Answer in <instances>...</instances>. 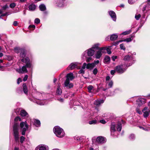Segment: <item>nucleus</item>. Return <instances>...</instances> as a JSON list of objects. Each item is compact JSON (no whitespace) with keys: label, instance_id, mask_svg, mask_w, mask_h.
Instances as JSON below:
<instances>
[{"label":"nucleus","instance_id":"1","mask_svg":"<svg viewBox=\"0 0 150 150\" xmlns=\"http://www.w3.org/2000/svg\"><path fill=\"white\" fill-rule=\"evenodd\" d=\"M20 56L23 58L21 59V61L25 64L22 68H20L16 69V71L19 73L23 74L28 72L27 68H32L33 66L32 61L28 57L24 58L25 56V50L23 49L20 52Z\"/></svg>","mask_w":150,"mask_h":150},{"label":"nucleus","instance_id":"2","mask_svg":"<svg viewBox=\"0 0 150 150\" xmlns=\"http://www.w3.org/2000/svg\"><path fill=\"white\" fill-rule=\"evenodd\" d=\"M21 119L19 117H16L14 119L15 122L13 126V133L15 140L17 141L19 138V125L17 122L18 121H21Z\"/></svg>","mask_w":150,"mask_h":150},{"label":"nucleus","instance_id":"3","mask_svg":"<svg viewBox=\"0 0 150 150\" xmlns=\"http://www.w3.org/2000/svg\"><path fill=\"white\" fill-rule=\"evenodd\" d=\"M53 131L56 135L58 137L62 138L64 136L65 133L64 130L59 126L54 127Z\"/></svg>","mask_w":150,"mask_h":150},{"label":"nucleus","instance_id":"4","mask_svg":"<svg viewBox=\"0 0 150 150\" xmlns=\"http://www.w3.org/2000/svg\"><path fill=\"white\" fill-rule=\"evenodd\" d=\"M21 131L22 135H24L25 134V132L27 130L28 128V125L27 124L26 121L22 122L20 124Z\"/></svg>","mask_w":150,"mask_h":150},{"label":"nucleus","instance_id":"5","mask_svg":"<svg viewBox=\"0 0 150 150\" xmlns=\"http://www.w3.org/2000/svg\"><path fill=\"white\" fill-rule=\"evenodd\" d=\"M127 66H125L124 64H121L116 66L114 69L117 73L119 74H122L124 73L126 70Z\"/></svg>","mask_w":150,"mask_h":150},{"label":"nucleus","instance_id":"6","mask_svg":"<svg viewBox=\"0 0 150 150\" xmlns=\"http://www.w3.org/2000/svg\"><path fill=\"white\" fill-rule=\"evenodd\" d=\"M106 47H103L100 48L95 54V58L97 59L100 58L103 53H106Z\"/></svg>","mask_w":150,"mask_h":150},{"label":"nucleus","instance_id":"7","mask_svg":"<svg viewBox=\"0 0 150 150\" xmlns=\"http://www.w3.org/2000/svg\"><path fill=\"white\" fill-rule=\"evenodd\" d=\"M95 52L91 48L85 51L82 54V56L83 58L84 57H86L87 56H92L94 55Z\"/></svg>","mask_w":150,"mask_h":150},{"label":"nucleus","instance_id":"8","mask_svg":"<svg viewBox=\"0 0 150 150\" xmlns=\"http://www.w3.org/2000/svg\"><path fill=\"white\" fill-rule=\"evenodd\" d=\"M123 60L125 62H131L130 63H129V65L127 66L128 67L131 66L134 64L135 61L134 59L132 56H130L129 55L125 56L123 58Z\"/></svg>","mask_w":150,"mask_h":150},{"label":"nucleus","instance_id":"9","mask_svg":"<svg viewBox=\"0 0 150 150\" xmlns=\"http://www.w3.org/2000/svg\"><path fill=\"white\" fill-rule=\"evenodd\" d=\"M65 0H57L56 1V6L59 8L63 7L66 6L65 3Z\"/></svg>","mask_w":150,"mask_h":150},{"label":"nucleus","instance_id":"10","mask_svg":"<svg viewBox=\"0 0 150 150\" xmlns=\"http://www.w3.org/2000/svg\"><path fill=\"white\" fill-rule=\"evenodd\" d=\"M36 150H48L49 148L45 144H40L35 149Z\"/></svg>","mask_w":150,"mask_h":150},{"label":"nucleus","instance_id":"11","mask_svg":"<svg viewBox=\"0 0 150 150\" xmlns=\"http://www.w3.org/2000/svg\"><path fill=\"white\" fill-rule=\"evenodd\" d=\"M64 85V87L67 89H69L73 87V84L72 83H70V81L67 80L65 81Z\"/></svg>","mask_w":150,"mask_h":150},{"label":"nucleus","instance_id":"12","mask_svg":"<svg viewBox=\"0 0 150 150\" xmlns=\"http://www.w3.org/2000/svg\"><path fill=\"white\" fill-rule=\"evenodd\" d=\"M150 10V3H148L147 4L144 6L142 8V11L143 13L147 14L148 16L147 13H146L147 12Z\"/></svg>","mask_w":150,"mask_h":150},{"label":"nucleus","instance_id":"13","mask_svg":"<svg viewBox=\"0 0 150 150\" xmlns=\"http://www.w3.org/2000/svg\"><path fill=\"white\" fill-rule=\"evenodd\" d=\"M145 21V20L144 21V19H136L135 22L136 23H138V24L137 25H139V26L138 29L135 33H136L139 29L142 27L143 24L144 23Z\"/></svg>","mask_w":150,"mask_h":150},{"label":"nucleus","instance_id":"14","mask_svg":"<svg viewBox=\"0 0 150 150\" xmlns=\"http://www.w3.org/2000/svg\"><path fill=\"white\" fill-rule=\"evenodd\" d=\"M143 113V116L144 117L146 118L149 115L150 112L149 111V109L147 107H145L142 110Z\"/></svg>","mask_w":150,"mask_h":150},{"label":"nucleus","instance_id":"15","mask_svg":"<svg viewBox=\"0 0 150 150\" xmlns=\"http://www.w3.org/2000/svg\"><path fill=\"white\" fill-rule=\"evenodd\" d=\"M78 63L76 62L72 63H71L68 67L67 68L68 69L72 70L74 69V68L76 67L77 69H80V67H77Z\"/></svg>","mask_w":150,"mask_h":150},{"label":"nucleus","instance_id":"16","mask_svg":"<svg viewBox=\"0 0 150 150\" xmlns=\"http://www.w3.org/2000/svg\"><path fill=\"white\" fill-rule=\"evenodd\" d=\"M145 99L142 98H139L137 100V104L140 107L142 105L144 104L145 102Z\"/></svg>","mask_w":150,"mask_h":150},{"label":"nucleus","instance_id":"17","mask_svg":"<svg viewBox=\"0 0 150 150\" xmlns=\"http://www.w3.org/2000/svg\"><path fill=\"white\" fill-rule=\"evenodd\" d=\"M106 142V139L102 137H98L96 139V142L98 144H103Z\"/></svg>","mask_w":150,"mask_h":150},{"label":"nucleus","instance_id":"18","mask_svg":"<svg viewBox=\"0 0 150 150\" xmlns=\"http://www.w3.org/2000/svg\"><path fill=\"white\" fill-rule=\"evenodd\" d=\"M66 79L65 80H67L70 81H72L74 78L73 73H71L68 74L66 76Z\"/></svg>","mask_w":150,"mask_h":150},{"label":"nucleus","instance_id":"19","mask_svg":"<svg viewBox=\"0 0 150 150\" xmlns=\"http://www.w3.org/2000/svg\"><path fill=\"white\" fill-rule=\"evenodd\" d=\"M140 17L143 19L145 18L147 19V14L143 13V14L141 15L140 14H136L135 16V18L136 19H139Z\"/></svg>","mask_w":150,"mask_h":150},{"label":"nucleus","instance_id":"20","mask_svg":"<svg viewBox=\"0 0 150 150\" xmlns=\"http://www.w3.org/2000/svg\"><path fill=\"white\" fill-rule=\"evenodd\" d=\"M116 131L115 125L114 123H112L111 125L110 131L111 134H113L112 133Z\"/></svg>","mask_w":150,"mask_h":150},{"label":"nucleus","instance_id":"21","mask_svg":"<svg viewBox=\"0 0 150 150\" xmlns=\"http://www.w3.org/2000/svg\"><path fill=\"white\" fill-rule=\"evenodd\" d=\"M35 101V102L37 104L40 105H43L46 104L45 101L44 100H41L39 99H36Z\"/></svg>","mask_w":150,"mask_h":150},{"label":"nucleus","instance_id":"22","mask_svg":"<svg viewBox=\"0 0 150 150\" xmlns=\"http://www.w3.org/2000/svg\"><path fill=\"white\" fill-rule=\"evenodd\" d=\"M36 6L33 4H31L28 6L29 10L30 11H33L35 9Z\"/></svg>","mask_w":150,"mask_h":150},{"label":"nucleus","instance_id":"23","mask_svg":"<svg viewBox=\"0 0 150 150\" xmlns=\"http://www.w3.org/2000/svg\"><path fill=\"white\" fill-rule=\"evenodd\" d=\"M134 37V35H132L130 36V37L122 40L123 41L126 42H131Z\"/></svg>","mask_w":150,"mask_h":150},{"label":"nucleus","instance_id":"24","mask_svg":"<svg viewBox=\"0 0 150 150\" xmlns=\"http://www.w3.org/2000/svg\"><path fill=\"white\" fill-rule=\"evenodd\" d=\"M100 44L98 43H96L93 45L92 47L91 48L93 50H94L95 51L96 50H99V46H100Z\"/></svg>","mask_w":150,"mask_h":150},{"label":"nucleus","instance_id":"25","mask_svg":"<svg viewBox=\"0 0 150 150\" xmlns=\"http://www.w3.org/2000/svg\"><path fill=\"white\" fill-rule=\"evenodd\" d=\"M110 57L108 56H105L104 59V62L105 64H109L110 61Z\"/></svg>","mask_w":150,"mask_h":150},{"label":"nucleus","instance_id":"26","mask_svg":"<svg viewBox=\"0 0 150 150\" xmlns=\"http://www.w3.org/2000/svg\"><path fill=\"white\" fill-rule=\"evenodd\" d=\"M62 93V90L61 88V86L58 85L57 86V89L56 90V94L57 95H60Z\"/></svg>","mask_w":150,"mask_h":150},{"label":"nucleus","instance_id":"27","mask_svg":"<svg viewBox=\"0 0 150 150\" xmlns=\"http://www.w3.org/2000/svg\"><path fill=\"white\" fill-rule=\"evenodd\" d=\"M109 14L111 18L113 19H116V18L115 13L113 11H110L109 12Z\"/></svg>","mask_w":150,"mask_h":150},{"label":"nucleus","instance_id":"28","mask_svg":"<svg viewBox=\"0 0 150 150\" xmlns=\"http://www.w3.org/2000/svg\"><path fill=\"white\" fill-rule=\"evenodd\" d=\"M40 10L41 11H45L46 9L45 5L43 4H40L39 6Z\"/></svg>","mask_w":150,"mask_h":150},{"label":"nucleus","instance_id":"29","mask_svg":"<svg viewBox=\"0 0 150 150\" xmlns=\"http://www.w3.org/2000/svg\"><path fill=\"white\" fill-rule=\"evenodd\" d=\"M118 35L116 34H113L111 35L110 37V40L112 41L116 40L117 38Z\"/></svg>","mask_w":150,"mask_h":150},{"label":"nucleus","instance_id":"30","mask_svg":"<svg viewBox=\"0 0 150 150\" xmlns=\"http://www.w3.org/2000/svg\"><path fill=\"white\" fill-rule=\"evenodd\" d=\"M94 67V65L92 63L87 64L86 68L87 69H92Z\"/></svg>","mask_w":150,"mask_h":150},{"label":"nucleus","instance_id":"31","mask_svg":"<svg viewBox=\"0 0 150 150\" xmlns=\"http://www.w3.org/2000/svg\"><path fill=\"white\" fill-rule=\"evenodd\" d=\"M34 124L37 127H38L40 126V121L38 120H34Z\"/></svg>","mask_w":150,"mask_h":150},{"label":"nucleus","instance_id":"32","mask_svg":"<svg viewBox=\"0 0 150 150\" xmlns=\"http://www.w3.org/2000/svg\"><path fill=\"white\" fill-rule=\"evenodd\" d=\"M104 102V101L103 100H96L94 102L95 105L99 106L101 103H103Z\"/></svg>","mask_w":150,"mask_h":150},{"label":"nucleus","instance_id":"33","mask_svg":"<svg viewBox=\"0 0 150 150\" xmlns=\"http://www.w3.org/2000/svg\"><path fill=\"white\" fill-rule=\"evenodd\" d=\"M21 115L23 117H27L28 116V113L24 110H22L21 111Z\"/></svg>","mask_w":150,"mask_h":150},{"label":"nucleus","instance_id":"34","mask_svg":"<svg viewBox=\"0 0 150 150\" xmlns=\"http://www.w3.org/2000/svg\"><path fill=\"white\" fill-rule=\"evenodd\" d=\"M117 131H120L122 129V124L120 122H118L116 126Z\"/></svg>","mask_w":150,"mask_h":150},{"label":"nucleus","instance_id":"35","mask_svg":"<svg viewBox=\"0 0 150 150\" xmlns=\"http://www.w3.org/2000/svg\"><path fill=\"white\" fill-rule=\"evenodd\" d=\"M23 90L24 93L25 94H27L28 92V89L25 84L24 83L23 85Z\"/></svg>","mask_w":150,"mask_h":150},{"label":"nucleus","instance_id":"36","mask_svg":"<svg viewBox=\"0 0 150 150\" xmlns=\"http://www.w3.org/2000/svg\"><path fill=\"white\" fill-rule=\"evenodd\" d=\"M20 47H15L14 49V52L16 53H20L21 51L23 49Z\"/></svg>","mask_w":150,"mask_h":150},{"label":"nucleus","instance_id":"37","mask_svg":"<svg viewBox=\"0 0 150 150\" xmlns=\"http://www.w3.org/2000/svg\"><path fill=\"white\" fill-rule=\"evenodd\" d=\"M129 139L131 140H134L135 139V135L134 134H131L129 137Z\"/></svg>","mask_w":150,"mask_h":150},{"label":"nucleus","instance_id":"38","mask_svg":"<svg viewBox=\"0 0 150 150\" xmlns=\"http://www.w3.org/2000/svg\"><path fill=\"white\" fill-rule=\"evenodd\" d=\"M113 83L112 81H108L107 82V86H108V88H111L112 87Z\"/></svg>","mask_w":150,"mask_h":150},{"label":"nucleus","instance_id":"39","mask_svg":"<svg viewBox=\"0 0 150 150\" xmlns=\"http://www.w3.org/2000/svg\"><path fill=\"white\" fill-rule=\"evenodd\" d=\"M97 121L96 120H93L89 122V124H95L96 123Z\"/></svg>","mask_w":150,"mask_h":150},{"label":"nucleus","instance_id":"40","mask_svg":"<svg viewBox=\"0 0 150 150\" xmlns=\"http://www.w3.org/2000/svg\"><path fill=\"white\" fill-rule=\"evenodd\" d=\"M131 31L130 30L128 31H125L123 32L121 34V35H126L130 33Z\"/></svg>","mask_w":150,"mask_h":150},{"label":"nucleus","instance_id":"41","mask_svg":"<svg viewBox=\"0 0 150 150\" xmlns=\"http://www.w3.org/2000/svg\"><path fill=\"white\" fill-rule=\"evenodd\" d=\"M16 6V4L15 3L13 2L11 3L9 5V7L11 8H14Z\"/></svg>","mask_w":150,"mask_h":150},{"label":"nucleus","instance_id":"42","mask_svg":"<svg viewBox=\"0 0 150 150\" xmlns=\"http://www.w3.org/2000/svg\"><path fill=\"white\" fill-rule=\"evenodd\" d=\"M2 9L4 10H6L7 9L9 8V6L7 4H6L2 7Z\"/></svg>","mask_w":150,"mask_h":150},{"label":"nucleus","instance_id":"43","mask_svg":"<svg viewBox=\"0 0 150 150\" xmlns=\"http://www.w3.org/2000/svg\"><path fill=\"white\" fill-rule=\"evenodd\" d=\"M137 0H128V3L130 4H134Z\"/></svg>","mask_w":150,"mask_h":150},{"label":"nucleus","instance_id":"44","mask_svg":"<svg viewBox=\"0 0 150 150\" xmlns=\"http://www.w3.org/2000/svg\"><path fill=\"white\" fill-rule=\"evenodd\" d=\"M93 88V87L91 85H90L88 86V91L89 93H91V90Z\"/></svg>","mask_w":150,"mask_h":150},{"label":"nucleus","instance_id":"45","mask_svg":"<svg viewBox=\"0 0 150 150\" xmlns=\"http://www.w3.org/2000/svg\"><path fill=\"white\" fill-rule=\"evenodd\" d=\"M25 138L23 136H21L20 137V142L21 143H23L24 141L25 140Z\"/></svg>","mask_w":150,"mask_h":150},{"label":"nucleus","instance_id":"46","mask_svg":"<svg viewBox=\"0 0 150 150\" xmlns=\"http://www.w3.org/2000/svg\"><path fill=\"white\" fill-rule=\"evenodd\" d=\"M92 59V58L91 57H86V61L87 62H88L91 61Z\"/></svg>","mask_w":150,"mask_h":150},{"label":"nucleus","instance_id":"47","mask_svg":"<svg viewBox=\"0 0 150 150\" xmlns=\"http://www.w3.org/2000/svg\"><path fill=\"white\" fill-rule=\"evenodd\" d=\"M85 70H84L81 69L79 71V73L83 74L85 73Z\"/></svg>","mask_w":150,"mask_h":150},{"label":"nucleus","instance_id":"48","mask_svg":"<svg viewBox=\"0 0 150 150\" xmlns=\"http://www.w3.org/2000/svg\"><path fill=\"white\" fill-rule=\"evenodd\" d=\"M139 106H138V107L136 108V110L138 113H139L140 115H141L142 114V112L139 110Z\"/></svg>","mask_w":150,"mask_h":150},{"label":"nucleus","instance_id":"49","mask_svg":"<svg viewBox=\"0 0 150 150\" xmlns=\"http://www.w3.org/2000/svg\"><path fill=\"white\" fill-rule=\"evenodd\" d=\"M120 47L121 50H125V48L123 44H121L120 45Z\"/></svg>","mask_w":150,"mask_h":150},{"label":"nucleus","instance_id":"50","mask_svg":"<svg viewBox=\"0 0 150 150\" xmlns=\"http://www.w3.org/2000/svg\"><path fill=\"white\" fill-rule=\"evenodd\" d=\"M99 63V61L98 60H97L96 61H94L92 63L94 65V67H95L96 65L97 64H98Z\"/></svg>","mask_w":150,"mask_h":150},{"label":"nucleus","instance_id":"51","mask_svg":"<svg viewBox=\"0 0 150 150\" xmlns=\"http://www.w3.org/2000/svg\"><path fill=\"white\" fill-rule=\"evenodd\" d=\"M86 65H87V64L86 63H83L81 69H82L83 70H84L86 68Z\"/></svg>","mask_w":150,"mask_h":150},{"label":"nucleus","instance_id":"52","mask_svg":"<svg viewBox=\"0 0 150 150\" xmlns=\"http://www.w3.org/2000/svg\"><path fill=\"white\" fill-rule=\"evenodd\" d=\"M123 42V40H120L118 41H117V42L114 43V45H118L120 42Z\"/></svg>","mask_w":150,"mask_h":150},{"label":"nucleus","instance_id":"53","mask_svg":"<svg viewBox=\"0 0 150 150\" xmlns=\"http://www.w3.org/2000/svg\"><path fill=\"white\" fill-rule=\"evenodd\" d=\"M98 72V70L97 68H95L93 70V73L94 75H96Z\"/></svg>","mask_w":150,"mask_h":150},{"label":"nucleus","instance_id":"54","mask_svg":"<svg viewBox=\"0 0 150 150\" xmlns=\"http://www.w3.org/2000/svg\"><path fill=\"white\" fill-rule=\"evenodd\" d=\"M40 19H35L34 22L35 23L38 24L40 23Z\"/></svg>","mask_w":150,"mask_h":150},{"label":"nucleus","instance_id":"55","mask_svg":"<svg viewBox=\"0 0 150 150\" xmlns=\"http://www.w3.org/2000/svg\"><path fill=\"white\" fill-rule=\"evenodd\" d=\"M28 77V75H25L23 79V81H26L27 80Z\"/></svg>","mask_w":150,"mask_h":150},{"label":"nucleus","instance_id":"56","mask_svg":"<svg viewBox=\"0 0 150 150\" xmlns=\"http://www.w3.org/2000/svg\"><path fill=\"white\" fill-rule=\"evenodd\" d=\"M106 50L107 51V53L108 54H111V51L108 48H106Z\"/></svg>","mask_w":150,"mask_h":150},{"label":"nucleus","instance_id":"57","mask_svg":"<svg viewBox=\"0 0 150 150\" xmlns=\"http://www.w3.org/2000/svg\"><path fill=\"white\" fill-rule=\"evenodd\" d=\"M117 57L116 56H113L112 57V60L113 61H115V60L117 58Z\"/></svg>","mask_w":150,"mask_h":150},{"label":"nucleus","instance_id":"58","mask_svg":"<svg viewBox=\"0 0 150 150\" xmlns=\"http://www.w3.org/2000/svg\"><path fill=\"white\" fill-rule=\"evenodd\" d=\"M100 122L103 124H105L106 123V121L104 120H100Z\"/></svg>","mask_w":150,"mask_h":150},{"label":"nucleus","instance_id":"59","mask_svg":"<svg viewBox=\"0 0 150 150\" xmlns=\"http://www.w3.org/2000/svg\"><path fill=\"white\" fill-rule=\"evenodd\" d=\"M4 67L3 66H0V71H4Z\"/></svg>","mask_w":150,"mask_h":150},{"label":"nucleus","instance_id":"60","mask_svg":"<svg viewBox=\"0 0 150 150\" xmlns=\"http://www.w3.org/2000/svg\"><path fill=\"white\" fill-rule=\"evenodd\" d=\"M115 72H116V71L115 69L114 70H111L110 71V73L111 74L113 75L114 74Z\"/></svg>","mask_w":150,"mask_h":150},{"label":"nucleus","instance_id":"61","mask_svg":"<svg viewBox=\"0 0 150 150\" xmlns=\"http://www.w3.org/2000/svg\"><path fill=\"white\" fill-rule=\"evenodd\" d=\"M22 81V80L20 78H19L17 81V83L18 84H19L20 82H21Z\"/></svg>","mask_w":150,"mask_h":150},{"label":"nucleus","instance_id":"62","mask_svg":"<svg viewBox=\"0 0 150 150\" xmlns=\"http://www.w3.org/2000/svg\"><path fill=\"white\" fill-rule=\"evenodd\" d=\"M57 100L61 102H63L64 101V100L63 98H57Z\"/></svg>","mask_w":150,"mask_h":150},{"label":"nucleus","instance_id":"63","mask_svg":"<svg viewBox=\"0 0 150 150\" xmlns=\"http://www.w3.org/2000/svg\"><path fill=\"white\" fill-rule=\"evenodd\" d=\"M29 28H33L34 29L35 28V26L34 25H30L29 26Z\"/></svg>","mask_w":150,"mask_h":150},{"label":"nucleus","instance_id":"64","mask_svg":"<svg viewBox=\"0 0 150 150\" xmlns=\"http://www.w3.org/2000/svg\"><path fill=\"white\" fill-rule=\"evenodd\" d=\"M18 24V22L16 21H15L13 22V25L15 26H16Z\"/></svg>","mask_w":150,"mask_h":150}]
</instances>
